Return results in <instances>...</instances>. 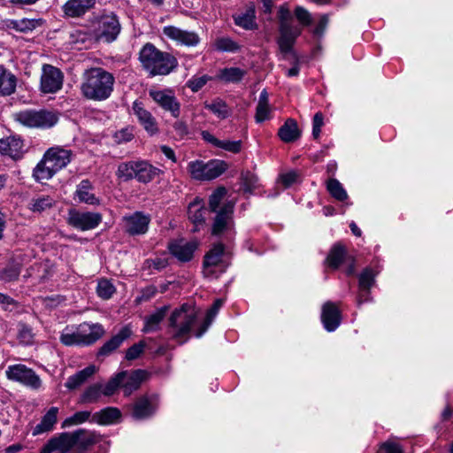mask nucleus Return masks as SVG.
<instances>
[{
  "instance_id": "nucleus-1",
  "label": "nucleus",
  "mask_w": 453,
  "mask_h": 453,
  "mask_svg": "<svg viewBox=\"0 0 453 453\" xmlns=\"http://www.w3.org/2000/svg\"><path fill=\"white\" fill-rule=\"evenodd\" d=\"M114 82V76L111 73L100 67L91 68L83 75L81 94L89 100H106L113 91Z\"/></svg>"
},
{
  "instance_id": "nucleus-2",
  "label": "nucleus",
  "mask_w": 453,
  "mask_h": 453,
  "mask_svg": "<svg viewBox=\"0 0 453 453\" xmlns=\"http://www.w3.org/2000/svg\"><path fill=\"white\" fill-rule=\"evenodd\" d=\"M139 60L151 76L167 75L178 65L177 59L173 55L159 50L150 42H147L141 49Z\"/></svg>"
},
{
  "instance_id": "nucleus-3",
  "label": "nucleus",
  "mask_w": 453,
  "mask_h": 453,
  "mask_svg": "<svg viewBox=\"0 0 453 453\" xmlns=\"http://www.w3.org/2000/svg\"><path fill=\"white\" fill-rule=\"evenodd\" d=\"M196 321L197 311L195 307L183 303L172 312L168 319L167 331L173 339L182 344L189 339V334Z\"/></svg>"
},
{
  "instance_id": "nucleus-4",
  "label": "nucleus",
  "mask_w": 453,
  "mask_h": 453,
  "mask_svg": "<svg viewBox=\"0 0 453 453\" xmlns=\"http://www.w3.org/2000/svg\"><path fill=\"white\" fill-rule=\"evenodd\" d=\"M160 173V169L153 166L148 161L131 160L119 165L116 176L124 181L135 179L141 183H149L158 176Z\"/></svg>"
},
{
  "instance_id": "nucleus-5",
  "label": "nucleus",
  "mask_w": 453,
  "mask_h": 453,
  "mask_svg": "<svg viewBox=\"0 0 453 453\" xmlns=\"http://www.w3.org/2000/svg\"><path fill=\"white\" fill-rule=\"evenodd\" d=\"M104 329L99 323L80 325L75 332H63L60 342L65 346H88L95 343L104 334Z\"/></svg>"
},
{
  "instance_id": "nucleus-6",
  "label": "nucleus",
  "mask_w": 453,
  "mask_h": 453,
  "mask_svg": "<svg viewBox=\"0 0 453 453\" xmlns=\"http://www.w3.org/2000/svg\"><path fill=\"white\" fill-rule=\"evenodd\" d=\"M14 119L28 127L50 128L58 122V117L47 110H26L15 113Z\"/></svg>"
},
{
  "instance_id": "nucleus-7",
  "label": "nucleus",
  "mask_w": 453,
  "mask_h": 453,
  "mask_svg": "<svg viewBox=\"0 0 453 453\" xmlns=\"http://www.w3.org/2000/svg\"><path fill=\"white\" fill-rule=\"evenodd\" d=\"M227 168L226 162L222 160L191 161L188 163V172L192 178L199 180H211L218 178Z\"/></svg>"
},
{
  "instance_id": "nucleus-8",
  "label": "nucleus",
  "mask_w": 453,
  "mask_h": 453,
  "mask_svg": "<svg viewBox=\"0 0 453 453\" xmlns=\"http://www.w3.org/2000/svg\"><path fill=\"white\" fill-rule=\"evenodd\" d=\"M5 374L8 380L33 389H38L42 385V380L35 371L22 364L9 365Z\"/></svg>"
},
{
  "instance_id": "nucleus-9",
  "label": "nucleus",
  "mask_w": 453,
  "mask_h": 453,
  "mask_svg": "<svg viewBox=\"0 0 453 453\" xmlns=\"http://www.w3.org/2000/svg\"><path fill=\"white\" fill-rule=\"evenodd\" d=\"M121 26L116 14L104 13L98 19L96 37L106 42L115 41L119 35Z\"/></svg>"
},
{
  "instance_id": "nucleus-10",
  "label": "nucleus",
  "mask_w": 453,
  "mask_h": 453,
  "mask_svg": "<svg viewBox=\"0 0 453 453\" xmlns=\"http://www.w3.org/2000/svg\"><path fill=\"white\" fill-rule=\"evenodd\" d=\"M64 74L60 69L44 64L42 67L40 88L44 94H53L62 88Z\"/></svg>"
},
{
  "instance_id": "nucleus-11",
  "label": "nucleus",
  "mask_w": 453,
  "mask_h": 453,
  "mask_svg": "<svg viewBox=\"0 0 453 453\" xmlns=\"http://www.w3.org/2000/svg\"><path fill=\"white\" fill-rule=\"evenodd\" d=\"M102 221V215L98 212L80 211L75 209L69 210L67 223L81 231L96 228Z\"/></svg>"
},
{
  "instance_id": "nucleus-12",
  "label": "nucleus",
  "mask_w": 453,
  "mask_h": 453,
  "mask_svg": "<svg viewBox=\"0 0 453 453\" xmlns=\"http://www.w3.org/2000/svg\"><path fill=\"white\" fill-rule=\"evenodd\" d=\"M81 433V431H74L73 433L65 432L52 437L42 448L41 453H52L53 451H59L60 453L68 452L72 448L76 446L77 440H79V436Z\"/></svg>"
},
{
  "instance_id": "nucleus-13",
  "label": "nucleus",
  "mask_w": 453,
  "mask_h": 453,
  "mask_svg": "<svg viewBox=\"0 0 453 453\" xmlns=\"http://www.w3.org/2000/svg\"><path fill=\"white\" fill-rule=\"evenodd\" d=\"M150 96L164 111H168L173 118H179L180 114V104L170 89H150Z\"/></svg>"
},
{
  "instance_id": "nucleus-14",
  "label": "nucleus",
  "mask_w": 453,
  "mask_h": 453,
  "mask_svg": "<svg viewBox=\"0 0 453 453\" xmlns=\"http://www.w3.org/2000/svg\"><path fill=\"white\" fill-rule=\"evenodd\" d=\"M234 203L227 202L223 204L218 211L211 229L213 235L219 236L225 233H229L233 228Z\"/></svg>"
},
{
  "instance_id": "nucleus-15",
  "label": "nucleus",
  "mask_w": 453,
  "mask_h": 453,
  "mask_svg": "<svg viewBox=\"0 0 453 453\" xmlns=\"http://www.w3.org/2000/svg\"><path fill=\"white\" fill-rule=\"evenodd\" d=\"M150 219L141 211L123 217V228L130 235L143 234L147 232Z\"/></svg>"
},
{
  "instance_id": "nucleus-16",
  "label": "nucleus",
  "mask_w": 453,
  "mask_h": 453,
  "mask_svg": "<svg viewBox=\"0 0 453 453\" xmlns=\"http://www.w3.org/2000/svg\"><path fill=\"white\" fill-rule=\"evenodd\" d=\"M164 35L169 39L175 41L177 43L188 47L196 46L200 42L199 35L188 30H184L173 26L164 27Z\"/></svg>"
},
{
  "instance_id": "nucleus-17",
  "label": "nucleus",
  "mask_w": 453,
  "mask_h": 453,
  "mask_svg": "<svg viewBox=\"0 0 453 453\" xmlns=\"http://www.w3.org/2000/svg\"><path fill=\"white\" fill-rule=\"evenodd\" d=\"M196 248V242H187L183 239L173 240L168 244L171 254L180 262L190 261Z\"/></svg>"
},
{
  "instance_id": "nucleus-18",
  "label": "nucleus",
  "mask_w": 453,
  "mask_h": 453,
  "mask_svg": "<svg viewBox=\"0 0 453 453\" xmlns=\"http://www.w3.org/2000/svg\"><path fill=\"white\" fill-rule=\"evenodd\" d=\"M341 311L333 302H326L322 306L321 321L327 332H334L340 326Z\"/></svg>"
},
{
  "instance_id": "nucleus-19",
  "label": "nucleus",
  "mask_w": 453,
  "mask_h": 453,
  "mask_svg": "<svg viewBox=\"0 0 453 453\" xmlns=\"http://www.w3.org/2000/svg\"><path fill=\"white\" fill-rule=\"evenodd\" d=\"M132 110L134 114L137 117L139 123L143 127L148 134L153 135L158 132L156 119L143 107L142 103L134 101L133 103Z\"/></svg>"
},
{
  "instance_id": "nucleus-20",
  "label": "nucleus",
  "mask_w": 453,
  "mask_h": 453,
  "mask_svg": "<svg viewBox=\"0 0 453 453\" xmlns=\"http://www.w3.org/2000/svg\"><path fill=\"white\" fill-rule=\"evenodd\" d=\"M225 247L222 243L215 244L204 256L203 273L206 277L211 276L216 273L218 267L222 262Z\"/></svg>"
},
{
  "instance_id": "nucleus-21",
  "label": "nucleus",
  "mask_w": 453,
  "mask_h": 453,
  "mask_svg": "<svg viewBox=\"0 0 453 453\" xmlns=\"http://www.w3.org/2000/svg\"><path fill=\"white\" fill-rule=\"evenodd\" d=\"M125 372L126 375L123 377L121 388L123 389L124 395L126 396H129L133 392L136 391L141 387L142 383L147 379L148 372L142 369Z\"/></svg>"
},
{
  "instance_id": "nucleus-22",
  "label": "nucleus",
  "mask_w": 453,
  "mask_h": 453,
  "mask_svg": "<svg viewBox=\"0 0 453 453\" xmlns=\"http://www.w3.org/2000/svg\"><path fill=\"white\" fill-rule=\"evenodd\" d=\"M96 4V0H68L62 7L66 17L79 18L91 10Z\"/></svg>"
},
{
  "instance_id": "nucleus-23",
  "label": "nucleus",
  "mask_w": 453,
  "mask_h": 453,
  "mask_svg": "<svg viewBox=\"0 0 453 453\" xmlns=\"http://www.w3.org/2000/svg\"><path fill=\"white\" fill-rule=\"evenodd\" d=\"M72 155V150L60 147L50 148L44 154L49 162H50L58 172L71 162Z\"/></svg>"
},
{
  "instance_id": "nucleus-24",
  "label": "nucleus",
  "mask_w": 453,
  "mask_h": 453,
  "mask_svg": "<svg viewBox=\"0 0 453 453\" xmlns=\"http://www.w3.org/2000/svg\"><path fill=\"white\" fill-rule=\"evenodd\" d=\"M24 152L23 142L17 137L9 136L0 140V153L12 159H19Z\"/></svg>"
},
{
  "instance_id": "nucleus-25",
  "label": "nucleus",
  "mask_w": 453,
  "mask_h": 453,
  "mask_svg": "<svg viewBox=\"0 0 453 453\" xmlns=\"http://www.w3.org/2000/svg\"><path fill=\"white\" fill-rule=\"evenodd\" d=\"M132 335V329L130 326H123L120 331L112 336L109 341L99 349L98 356H108L116 350L125 340L128 339Z\"/></svg>"
},
{
  "instance_id": "nucleus-26",
  "label": "nucleus",
  "mask_w": 453,
  "mask_h": 453,
  "mask_svg": "<svg viewBox=\"0 0 453 453\" xmlns=\"http://www.w3.org/2000/svg\"><path fill=\"white\" fill-rule=\"evenodd\" d=\"M206 209L203 206V200L196 197L191 202L188 208V215L189 220L193 223V232L199 230L200 226H203L205 222Z\"/></svg>"
},
{
  "instance_id": "nucleus-27",
  "label": "nucleus",
  "mask_w": 453,
  "mask_h": 453,
  "mask_svg": "<svg viewBox=\"0 0 453 453\" xmlns=\"http://www.w3.org/2000/svg\"><path fill=\"white\" fill-rule=\"evenodd\" d=\"M202 138L215 148L222 149L232 153H238L242 150V141L219 140L209 131H202Z\"/></svg>"
},
{
  "instance_id": "nucleus-28",
  "label": "nucleus",
  "mask_w": 453,
  "mask_h": 453,
  "mask_svg": "<svg viewBox=\"0 0 453 453\" xmlns=\"http://www.w3.org/2000/svg\"><path fill=\"white\" fill-rule=\"evenodd\" d=\"M156 411V406L147 396L138 398L133 405L132 415L135 419H145Z\"/></svg>"
},
{
  "instance_id": "nucleus-29",
  "label": "nucleus",
  "mask_w": 453,
  "mask_h": 453,
  "mask_svg": "<svg viewBox=\"0 0 453 453\" xmlns=\"http://www.w3.org/2000/svg\"><path fill=\"white\" fill-rule=\"evenodd\" d=\"M121 418V412L116 407H106L92 415L91 421L106 426L118 423Z\"/></svg>"
},
{
  "instance_id": "nucleus-30",
  "label": "nucleus",
  "mask_w": 453,
  "mask_h": 453,
  "mask_svg": "<svg viewBox=\"0 0 453 453\" xmlns=\"http://www.w3.org/2000/svg\"><path fill=\"white\" fill-rule=\"evenodd\" d=\"M58 407H51L42 418L41 422L36 425L32 432L33 435H38L51 431L58 421Z\"/></svg>"
},
{
  "instance_id": "nucleus-31",
  "label": "nucleus",
  "mask_w": 453,
  "mask_h": 453,
  "mask_svg": "<svg viewBox=\"0 0 453 453\" xmlns=\"http://www.w3.org/2000/svg\"><path fill=\"white\" fill-rule=\"evenodd\" d=\"M96 371L95 365H88L81 371H79L75 374L70 376L65 387L70 390H74L84 384Z\"/></svg>"
},
{
  "instance_id": "nucleus-32",
  "label": "nucleus",
  "mask_w": 453,
  "mask_h": 453,
  "mask_svg": "<svg viewBox=\"0 0 453 453\" xmlns=\"http://www.w3.org/2000/svg\"><path fill=\"white\" fill-rule=\"evenodd\" d=\"M301 132L297 123L293 119H288L280 127L278 135L284 142H292L300 137Z\"/></svg>"
},
{
  "instance_id": "nucleus-33",
  "label": "nucleus",
  "mask_w": 453,
  "mask_h": 453,
  "mask_svg": "<svg viewBox=\"0 0 453 453\" xmlns=\"http://www.w3.org/2000/svg\"><path fill=\"white\" fill-rule=\"evenodd\" d=\"M17 78L0 65V95L10 96L15 92Z\"/></svg>"
},
{
  "instance_id": "nucleus-34",
  "label": "nucleus",
  "mask_w": 453,
  "mask_h": 453,
  "mask_svg": "<svg viewBox=\"0 0 453 453\" xmlns=\"http://www.w3.org/2000/svg\"><path fill=\"white\" fill-rule=\"evenodd\" d=\"M168 311H169V306L165 305V306H162L161 308L157 309L155 312L147 316L144 319L145 323H144V327L142 329V332L150 333V332L157 331L159 328V324L165 319Z\"/></svg>"
},
{
  "instance_id": "nucleus-35",
  "label": "nucleus",
  "mask_w": 453,
  "mask_h": 453,
  "mask_svg": "<svg viewBox=\"0 0 453 453\" xmlns=\"http://www.w3.org/2000/svg\"><path fill=\"white\" fill-rule=\"evenodd\" d=\"M54 166L43 156L42 159L37 164L33 171V176L38 182L48 180L57 173Z\"/></svg>"
},
{
  "instance_id": "nucleus-36",
  "label": "nucleus",
  "mask_w": 453,
  "mask_h": 453,
  "mask_svg": "<svg viewBox=\"0 0 453 453\" xmlns=\"http://www.w3.org/2000/svg\"><path fill=\"white\" fill-rule=\"evenodd\" d=\"M56 201L50 196L41 195L33 197L29 203L28 209L35 213H42L49 209H50Z\"/></svg>"
},
{
  "instance_id": "nucleus-37",
  "label": "nucleus",
  "mask_w": 453,
  "mask_h": 453,
  "mask_svg": "<svg viewBox=\"0 0 453 453\" xmlns=\"http://www.w3.org/2000/svg\"><path fill=\"white\" fill-rule=\"evenodd\" d=\"M222 305H223L222 299L215 300V302L213 303L211 309L208 310V311L206 313V317L204 319V321L203 322V324L200 326V327L196 332V336L197 338L201 337L207 331V329L211 326L212 320L216 317L217 313L219 312V311L222 307Z\"/></svg>"
},
{
  "instance_id": "nucleus-38",
  "label": "nucleus",
  "mask_w": 453,
  "mask_h": 453,
  "mask_svg": "<svg viewBox=\"0 0 453 453\" xmlns=\"http://www.w3.org/2000/svg\"><path fill=\"white\" fill-rule=\"evenodd\" d=\"M204 107L220 119H225L231 115L230 108L226 103L220 98H216L211 103H205Z\"/></svg>"
},
{
  "instance_id": "nucleus-39",
  "label": "nucleus",
  "mask_w": 453,
  "mask_h": 453,
  "mask_svg": "<svg viewBox=\"0 0 453 453\" xmlns=\"http://www.w3.org/2000/svg\"><path fill=\"white\" fill-rule=\"evenodd\" d=\"M103 395L102 384H93L86 388L80 398L81 403H97Z\"/></svg>"
},
{
  "instance_id": "nucleus-40",
  "label": "nucleus",
  "mask_w": 453,
  "mask_h": 453,
  "mask_svg": "<svg viewBox=\"0 0 453 453\" xmlns=\"http://www.w3.org/2000/svg\"><path fill=\"white\" fill-rule=\"evenodd\" d=\"M92 188L91 183L88 180H82L77 187L76 196L81 202L94 204L96 201L95 196L90 193Z\"/></svg>"
},
{
  "instance_id": "nucleus-41",
  "label": "nucleus",
  "mask_w": 453,
  "mask_h": 453,
  "mask_svg": "<svg viewBox=\"0 0 453 453\" xmlns=\"http://www.w3.org/2000/svg\"><path fill=\"white\" fill-rule=\"evenodd\" d=\"M346 252L343 246L334 245L327 256L326 261L330 267L336 269L340 266L345 257Z\"/></svg>"
},
{
  "instance_id": "nucleus-42",
  "label": "nucleus",
  "mask_w": 453,
  "mask_h": 453,
  "mask_svg": "<svg viewBox=\"0 0 453 453\" xmlns=\"http://www.w3.org/2000/svg\"><path fill=\"white\" fill-rule=\"evenodd\" d=\"M246 72L238 67L225 68L220 71L219 78L226 82H239Z\"/></svg>"
},
{
  "instance_id": "nucleus-43",
  "label": "nucleus",
  "mask_w": 453,
  "mask_h": 453,
  "mask_svg": "<svg viewBox=\"0 0 453 453\" xmlns=\"http://www.w3.org/2000/svg\"><path fill=\"white\" fill-rule=\"evenodd\" d=\"M125 375L126 372H120L111 378L105 386L102 385L103 395L106 396L112 395L119 388H121V383L123 382V377Z\"/></svg>"
},
{
  "instance_id": "nucleus-44",
  "label": "nucleus",
  "mask_w": 453,
  "mask_h": 453,
  "mask_svg": "<svg viewBox=\"0 0 453 453\" xmlns=\"http://www.w3.org/2000/svg\"><path fill=\"white\" fill-rule=\"evenodd\" d=\"M326 188L328 192L334 198L339 201H344L348 198L346 190L343 188L342 185L338 180L330 179L327 181Z\"/></svg>"
},
{
  "instance_id": "nucleus-45",
  "label": "nucleus",
  "mask_w": 453,
  "mask_h": 453,
  "mask_svg": "<svg viewBox=\"0 0 453 453\" xmlns=\"http://www.w3.org/2000/svg\"><path fill=\"white\" fill-rule=\"evenodd\" d=\"M375 274L371 268H365L359 276V290L365 291V294H369V290L374 284Z\"/></svg>"
},
{
  "instance_id": "nucleus-46",
  "label": "nucleus",
  "mask_w": 453,
  "mask_h": 453,
  "mask_svg": "<svg viewBox=\"0 0 453 453\" xmlns=\"http://www.w3.org/2000/svg\"><path fill=\"white\" fill-rule=\"evenodd\" d=\"M116 291L113 284L106 279H102L98 281L96 287V293L99 297L104 300L110 299Z\"/></svg>"
},
{
  "instance_id": "nucleus-47",
  "label": "nucleus",
  "mask_w": 453,
  "mask_h": 453,
  "mask_svg": "<svg viewBox=\"0 0 453 453\" xmlns=\"http://www.w3.org/2000/svg\"><path fill=\"white\" fill-rule=\"evenodd\" d=\"M300 35H286L280 34V37L278 38V45L280 50L283 54L290 53L292 51L293 45L296 42V39Z\"/></svg>"
},
{
  "instance_id": "nucleus-48",
  "label": "nucleus",
  "mask_w": 453,
  "mask_h": 453,
  "mask_svg": "<svg viewBox=\"0 0 453 453\" xmlns=\"http://www.w3.org/2000/svg\"><path fill=\"white\" fill-rule=\"evenodd\" d=\"M91 416L90 411H77L73 416L65 418L62 423V428L71 426L73 425L82 424L89 419Z\"/></svg>"
},
{
  "instance_id": "nucleus-49",
  "label": "nucleus",
  "mask_w": 453,
  "mask_h": 453,
  "mask_svg": "<svg viewBox=\"0 0 453 453\" xmlns=\"http://www.w3.org/2000/svg\"><path fill=\"white\" fill-rule=\"evenodd\" d=\"M226 195V189L224 187L216 188L209 197V208L211 211L216 212L223 198Z\"/></svg>"
},
{
  "instance_id": "nucleus-50",
  "label": "nucleus",
  "mask_w": 453,
  "mask_h": 453,
  "mask_svg": "<svg viewBox=\"0 0 453 453\" xmlns=\"http://www.w3.org/2000/svg\"><path fill=\"white\" fill-rule=\"evenodd\" d=\"M215 46L217 50L221 51L234 52L239 50L238 44L228 37L219 38L215 42Z\"/></svg>"
},
{
  "instance_id": "nucleus-51",
  "label": "nucleus",
  "mask_w": 453,
  "mask_h": 453,
  "mask_svg": "<svg viewBox=\"0 0 453 453\" xmlns=\"http://www.w3.org/2000/svg\"><path fill=\"white\" fill-rule=\"evenodd\" d=\"M77 431H81L82 433L79 436V440H77L76 445H78L81 449H86L89 446L96 443L95 434L88 432L85 429H78Z\"/></svg>"
},
{
  "instance_id": "nucleus-52",
  "label": "nucleus",
  "mask_w": 453,
  "mask_h": 453,
  "mask_svg": "<svg viewBox=\"0 0 453 453\" xmlns=\"http://www.w3.org/2000/svg\"><path fill=\"white\" fill-rule=\"evenodd\" d=\"M242 180L245 192H252L257 185V177L250 171L242 173Z\"/></svg>"
},
{
  "instance_id": "nucleus-53",
  "label": "nucleus",
  "mask_w": 453,
  "mask_h": 453,
  "mask_svg": "<svg viewBox=\"0 0 453 453\" xmlns=\"http://www.w3.org/2000/svg\"><path fill=\"white\" fill-rule=\"evenodd\" d=\"M19 273V268L16 265H12L0 272V280L4 281H12L18 279Z\"/></svg>"
},
{
  "instance_id": "nucleus-54",
  "label": "nucleus",
  "mask_w": 453,
  "mask_h": 453,
  "mask_svg": "<svg viewBox=\"0 0 453 453\" xmlns=\"http://www.w3.org/2000/svg\"><path fill=\"white\" fill-rule=\"evenodd\" d=\"M145 346L146 344L142 341L132 345L127 349L126 358L127 360H134L138 358L140 355L144 351Z\"/></svg>"
},
{
  "instance_id": "nucleus-55",
  "label": "nucleus",
  "mask_w": 453,
  "mask_h": 453,
  "mask_svg": "<svg viewBox=\"0 0 453 453\" xmlns=\"http://www.w3.org/2000/svg\"><path fill=\"white\" fill-rule=\"evenodd\" d=\"M384 453H403V447L393 441H386L380 444L379 452Z\"/></svg>"
},
{
  "instance_id": "nucleus-56",
  "label": "nucleus",
  "mask_w": 453,
  "mask_h": 453,
  "mask_svg": "<svg viewBox=\"0 0 453 453\" xmlns=\"http://www.w3.org/2000/svg\"><path fill=\"white\" fill-rule=\"evenodd\" d=\"M209 80H210V77H208L207 75H203V76H200V77H193L192 79H190L188 81L187 86L193 92H197L199 89H201L207 83V81Z\"/></svg>"
},
{
  "instance_id": "nucleus-57",
  "label": "nucleus",
  "mask_w": 453,
  "mask_h": 453,
  "mask_svg": "<svg viewBox=\"0 0 453 453\" xmlns=\"http://www.w3.org/2000/svg\"><path fill=\"white\" fill-rule=\"evenodd\" d=\"M38 25V21L35 19H21L15 22L14 27L20 32H27L34 30Z\"/></svg>"
},
{
  "instance_id": "nucleus-58",
  "label": "nucleus",
  "mask_w": 453,
  "mask_h": 453,
  "mask_svg": "<svg viewBox=\"0 0 453 453\" xmlns=\"http://www.w3.org/2000/svg\"><path fill=\"white\" fill-rule=\"evenodd\" d=\"M235 24L245 29H253L255 27L253 16L248 13L238 16L235 19Z\"/></svg>"
},
{
  "instance_id": "nucleus-59",
  "label": "nucleus",
  "mask_w": 453,
  "mask_h": 453,
  "mask_svg": "<svg viewBox=\"0 0 453 453\" xmlns=\"http://www.w3.org/2000/svg\"><path fill=\"white\" fill-rule=\"evenodd\" d=\"M280 34L286 35H301V28L293 26L292 20L286 21L279 24Z\"/></svg>"
},
{
  "instance_id": "nucleus-60",
  "label": "nucleus",
  "mask_w": 453,
  "mask_h": 453,
  "mask_svg": "<svg viewBox=\"0 0 453 453\" xmlns=\"http://www.w3.org/2000/svg\"><path fill=\"white\" fill-rule=\"evenodd\" d=\"M324 124V118L321 112H317L312 120V135L315 139L319 137L321 127Z\"/></svg>"
},
{
  "instance_id": "nucleus-61",
  "label": "nucleus",
  "mask_w": 453,
  "mask_h": 453,
  "mask_svg": "<svg viewBox=\"0 0 453 453\" xmlns=\"http://www.w3.org/2000/svg\"><path fill=\"white\" fill-rule=\"evenodd\" d=\"M296 19L303 25L308 26L311 22L310 12L302 6H297L295 10Z\"/></svg>"
},
{
  "instance_id": "nucleus-62",
  "label": "nucleus",
  "mask_w": 453,
  "mask_h": 453,
  "mask_svg": "<svg viewBox=\"0 0 453 453\" xmlns=\"http://www.w3.org/2000/svg\"><path fill=\"white\" fill-rule=\"evenodd\" d=\"M173 128L175 134L180 138L183 139L189 134L188 127L184 120H177L173 124Z\"/></svg>"
},
{
  "instance_id": "nucleus-63",
  "label": "nucleus",
  "mask_w": 453,
  "mask_h": 453,
  "mask_svg": "<svg viewBox=\"0 0 453 453\" xmlns=\"http://www.w3.org/2000/svg\"><path fill=\"white\" fill-rule=\"evenodd\" d=\"M298 179V173L296 171H290L285 173L280 174V180L284 186V188H288L292 184L296 183Z\"/></svg>"
},
{
  "instance_id": "nucleus-64",
  "label": "nucleus",
  "mask_w": 453,
  "mask_h": 453,
  "mask_svg": "<svg viewBox=\"0 0 453 453\" xmlns=\"http://www.w3.org/2000/svg\"><path fill=\"white\" fill-rule=\"evenodd\" d=\"M270 117V108L269 104H257L256 109L255 119L256 121L260 123L269 119Z\"/></svg>"
}]
</instances>
